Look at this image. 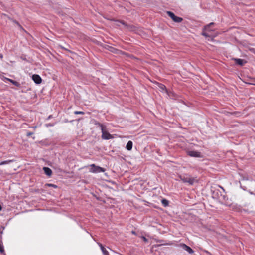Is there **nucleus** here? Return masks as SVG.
I'll list each match as a JSON object with an SVG mask.
<instances>
[{"label": "nucleus", "instance_id": "f257e3e1", "mask_svg": "<svg viewBox=\"0 0 255 255\" xmlns=\"http://www.w3.org/2000/svg\"><path fill=\"white\" fill-rule=\"evenodd\" d=\"M95 125H98L101 128L102 135V138L104 139H110L112 138V135L106 130V127L104 125L100 123H96Z\"/></svg>", "mask_w": 255, "mask_h": 255}, {"label": "nucleus", "instance_id": "f03ea898", "mask_svg": "<svg viewBox=\"0 0 255 255\" xmlns=\"http://www.w3.org/2000/svg\"><path fill=\"white\" fill-rule=\"evenodd\" d=\"M180 179L184 183H187L189 185H193L194 183L195 179L191 178L188 174H182L179 175Z\"/></svg>", "mask_w": 255, "mask_h": 255}, {"label": "nucleus", "instance_id": "7ed1b4c3", "mask_svg": "<svg viewBox=\"0 0 255 255\" xmlns=\"http://www.w3.org/2000/svg\"><path fill=\"white\" fill-rule=\"evenodd\" d=\"M90 172L92 173H100V172H104L105 171V169L102 167L99 166H96L95 164H93L90 165Z\"/></svg>", "mask_w": 255, "mask_h": 255}, {"label": "nucleus", "instance_id": "20e7f679", "mask_svg": "<svg viewBox=\"0 0 255 255\" xmlns=\"http://www.w3.org/2000/svg\"><path fill=\"white\" fill-rule=\"evenodd\" d=\"M167 14L175 22L180 23L183 20L182 18L176 16L172 12L167 11Z\"/></svg>", "mask_w": 255, "mask_h": 255}, {"label": "nucleus", "instance_id": "39448f33", "mask_svg": "<svg viewBox=\"0 0 255 255\" xmlns=\"http://www.w3.org/2000/svg\"><path fill=\"white\" fill-rule=\"evenodd\" d=\"M188 155L191 157H201V153L196 151H189L188 152Z\"/></svg>", "mask_w": 255, "mask_h": 255}, {"label": "nucleus", "instance_id": "423d86ee", "mask_svg": "<svg viewBox=\"0 0 255 255\" xmlns=\"http://www.w3.org/2000/svg\"><path fill=\"white\" fill-rule=\"evenodd\" d=\"M180 246L182 249L187 251L189 254H192L194 252L193 250L190 247L188 246L185 244H181Z\"/></svg>", "mask_w": 255, "mask_h": 255}, {"label": "nucleus", "instance_id": "0eeeda50", "mask_svg": "<svg viewBox=\"0 0 255 255\" xmlns=\"http://www.w3.org/2000/svg\"><path fill=\"white\" fill-rule=\"evenodd\" d=\"M32 79L36 84H40L42 81L41 78L39 75L37 74H34L32 76Z\"/></svg>", "mask_w": 255, "mask_h": 255}, {"label": "nucleus", "instance_id": "6e6552de", "mask_svg": "<svg viewBox=\"0 0 255 255\" xmlns=\"http://www.w3.org/2000/svg\"><path fill=\"white\" fill-rule=\"evenodd\" d=\"M43 171L46 175L48 176H50L52 175V170L48 167H44L43 168Z\"/></svg>", "mask_w": 255, "mask_h": 255}, {"label": "nucleus", "instance_id": "1a4fd4ad", "mask_svg": "<svg viewBox=\"0 0 255 255\" xmlns=\"http://www.w3.org/2000/svg\"><path fill=\"white\" fill-rule=\"evenodd\" d=\"M234 60L236 62V63L240 65V66H242L244 64V63H245V61L243 60V59H235Z\"/></svg>", "mask_w": 255, "mask_h": 255}, {"label": "nucleus", "instance_id": "9d476101", "mask_svg": "<svg viewBox=\"0 0 255 255\" xmlns=\"http://www.w3.org/2000/svg\"><path fill=\"white\" fill-rule=\"evenodd\" d=\"M132 148V142L131 141H129L126 145V148L128 150H131Z\"/></svg>", "mask_w": 255, "mask_h": 255}, {"label": "nucleus", "instance_id": "9b49d317", "mask_svg": "<svg viewBox=\"0 0 255 255\" xmlns=\"http://www.w3.org/2000/svg\"><path fill=\"white\" fill-rule=\"evenodd\" d=\"M115 22V24L117 26H119V23H122L123 25L127 27L128 28H129V27L127 24H126L124 21H116Z\"/></svg>", "mask_w": 255, "mask_h": 255}, {"label": "nucleus", "instance_id": "f8f14e48", "mask_svg": "<svg viewBox=\"0 0 255 255\" xmlns=\"http://www.w3.org/2000/svg\"><path fill=\"white\" fill-rule=\"evenodd\" d=\"M13 161L12 160H8L4 161L1 162L0 163V165H4V164H8V163H11V162H12Z\"/></svg>", "mask_w": 255, "mask_h": 255}, {"label": "nucleus", "instance_id": "ddd939ff", "mask_svg": "<svg viewBox=\"0 0 255 255\" xmlns=\"http://www.w3.org/2000/svg\"><path fill=\"white\" fill-rule=\"evenodd\" d=\"M159 87L163 91H165L166 92H167V90H166V87L164 85H163L162 84H160L159 85Z\"/></svg>", "mask_w": 255, "mask_h": 255}, {"label": "nucleus", "instance_id": "4468645a", "mask_svg": "<svg viewBox=\"0 0 255 255\" xmlns=\"http://www.w3.org/2000/svg\"><path fill=\"white\" fill-rule=\"evenodd\" d=\"M161 202L164 206H166L168 205V201L166 199H162L161 200Z\"/></svg>", "mask_w": 255, "mask_h": 255}, {"label": "nucleus", "instance_id": "2eb2a0df", "mask_svg": "<svg viewBox=\"0 0 255 255\" xmlns=\"http://www.w3.org/2000/svg\"><path fill=\"white\" fill-rule=\"evenodd\" d=\"M11 83H12L13 85H14L16 87H20V84L19 82H18L16 81H14L13 80H12Z\"/></svg>", "mask_w": 255, "mask_h": 255}, {"label": "nucleus", "instance_id": "dca6fc26", "mask_svg": "<svg viewBox=\"0 0 255 255\" xmlns=\"http://www.w3.org/2000/svg\"><path fill=\"white\" fill-rule=\"evenodd\" d=\"M45 186L47 187H52L53 188H56L57 187V186L53 184L48 183L45 184Z\"/></svg>", "mask_w": 255, "mask_h": 255}, {"label": "nucleus", "instance_id": "f3484780", "mask_svg": "<svg viewBox=\"0 0 255 255\" xmlns=\"http://www.w3.org/2000/svg\"><path fill=\"white\" fill-rule=\"evenodd\" d=\"M99 246L100 247V248L102 251V253H103L105 251H106L107 250L103 246V245L101 244H99Z\"/></svg>", "mask_w": 255, "mask_h": 255}, {"label": "nucleus", "instance_id": "a211bd4d", "mask_svg": "<svg viewBox=\"0 0 255 255\" xmlns=\"http://www.w3.org/2000/svg\"><path fill=\"white\" fill-rule=\"evenodd\" d=\"M74 113L75 114H82V115L84 114V112L83 111H75Z\"/></svg>", "mask_w": 255, "mask_h": 255}, {"label": "nucleus", "instance_id": "6ab92c4d", "mask_svg": "<svg viewBox=\"0 0 255 255\" xmlns=\"http://www.w3.org/2000/svg\"><path fill=\"white\" fill-rule=\"evenodd\" d=\"M0 252L1 253H3L4 252V248L2 245L0 243Z\"/></svg>", "mask_w": 255, "mask_h": 255}, {"label": "nucleus", "instance_id": "aec40b11", "mask_svg": "<svg viewBox=\"0 0 255 255\" xmlns=\"http://www.w3.org/2000/svg\"><path fill=\"white\" fill-rule=\"evenodd\" d=\"M214 24V23L212 22V23H210L209 24L207 25V26H205V28L207 30L209 27L212 25Z\"/></svg>", "mask_w": 255, "mask_h": 255}, {"label": "nucleus", "instance_id": "412c9836", "mask_svg": "<svg viewBox=\"0 0 255 255\" xmlns=\"http://www.w3.org/2000/svg\"><path fill=\"white\" fill-rule=\"evenodd\" d=\"M33 134V132H27L26 135H27V136L29 137L31 135H32Z\"/></svg>", "mask_w": 255, "mask_h": 255}, {"label": "nucleus", "instance_id": "4be33fe9", "mask_svg": "<svg viewBox=\"0 0 255 255\" xmlns=\"http://www.w3.org/2000/svg\"><path fill=\"white\" fill-rule=\"evenodd\" d=\"M103 255H109V252L106 250L103 253Z\"/></svg>", "mask_w": 255, "mask_h": 255}, {"label": "nucleus", "instance_id": "5701e85b", "mask_svg": "<svg viewBox=\"0 0 255 255\" xmlns=\"http://www.w3.org/2000/svg\"><path fill=\"white\" fill-rule=\"evenodd\" d=\"M203 35H204L205 37H209V35L206 32H204L202 33Z\"/></svg>", "mask_w": 255, "mask_h": 255}, {"label": "nucleus", "instance_id": "b1692460", "mask_svg": "<svg viewBox=\"0 0 255 255\" xmlns=\"http://www.w3.org/2000/svg\"><path fill=\"white\" fill-rule=\"evenodd\" d=\"M5 79L7 80V81H9V82H11L12 81V79H9V78H5Z\"/></svg>", "mask_w": 255, "mask_h": 255}, {"label": "nucleus", "instance_id": "393cba45", "mask_svg": "<svg viewBox=\"0 0 255 255\" xmlns=\"http://www.w3.org/2000/svg\"><path fill=\"white\" fill-rule=\"evenodd\" d=\"M143 239H144V240L145 241H147V239L145 237H143Z\"/></svg>", "mask_w": 255, "mask_h": 255}]
</instances>
